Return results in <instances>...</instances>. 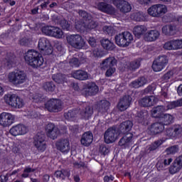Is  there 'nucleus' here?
Wrapping results in <instances>:
<instances>
[{
	"mask_svg": "<svg viewBox=\"0 0 182 182\" xmlns=\"http://www.w3.org/2000/svg\"><path fill=\"white\" fill-rule=\"evenodd\" d=\"M157 102L154 96L145 97L139 101V105L143 107H150Z\"/></svg>",
	"mask_w": 182,
	"mask_h": 182,
	"instance_id": "obj_26",
	"label": "nucleus"
},
{
	"mask_svg": "<svg viewBox=\"0 0 182 182\" xmlns=\"http://www.w3.org/2000/svg\"><path fill=\"white\" fill-rule=\"evenodd\" d=\"M99 151L101 154L106 156V154H108L109 153V149L106 147V145L102 144L100 146Z\"/></svg>",
	"mask_w": 182,
	"mask_h": 182,
	"instance_id": "obj_59",
	"label": "nucleus"
},
{
	"mask_svg": "<svg viewBox=\"0 0 182 182\" xmlns=\"http://www.w3.org/2000/svg\"><path fill=\"white\" fill-rule=\"evenodd\" d=\"M147 119H149V112L146 110H142L137 112L135 120L138 122V123H146L147 122Z\"/></svg>",
	"mask_w": 182,
	"mask_h": 182,
	"instance_id": "obj_34",
	"label": "nucleus"
},
{
	"mask_svg": "<svg viewBox=\"0 0 182 182\" xmlns=\"http://www.w3.org/2000/svg\"><path fill=\"white\" fill-rule=\"evenodd\" d=\"M181 168V166H178L176 162L173 161V165L169 168V173L171 174H176V173H178Z\"/></svg>",
	"mask_w": 182,
	"mask_h": 182,
	"instance_id": "obj_53",
	"label": "nucleus"
},
{
	"mask_svg": "<svg viewBox=\"0 0 182 182\" xmlns=\"http://www.w3.org/2000/svg\"><path fill=\"white\" fill-rule=\"evenodd\" d=\"M10 134L11 136H23V134H26L28 133V127L23 124H17L14 126L10 129Z\"/></svg>",
	"mask_w": 182,
	"mask_h": 182,
	"instance_id": "obj_16",
	"label": "nucleus"
},
{
	"mask_svg": "<svg viewBox=\"0 0 182 182\" xmlns=\"http://www.w3.org/2000/svg\"><path fill=\"white\" fill-rule=\"evenodd\" d=\"M43 89L46 90V92H53V90H55V84L52 82H46L43 85Z\"/></svg>",
	"mask_w": 182,
	"mask_h": 182,
	"instance_id": "obj_54",
	"label": "nucleus"
},
{
	"mask_svg": "<svg viewBox=\"0 0 182 182\" xmlns=\"http://www.w3.org/2000/svg\"><path fill=\"white\" fill-rule=\"evenodd\" d=\"M7 79L14 86H19L26 82V74L23 71H13L9 73Z\"/></svg>",
	"mask_w": 182,
	"mask_h": 182,
	"instance_id": "obj_2",
	"label": "nucleus"
},
{
	"mask_svg": "<svg viewBox=\"0 0 182 182\" xmlns=\"http://www.w3.org/2000/svg\"><path fill=\"white\" fill-rule=\"evenodd\" d=\"M119 137V129L116 127L108 128L105 133L104 140L107 144L114 143Z\"/></svg>",
	"mask_w": 182,
	"mask_h": 182,
	"instance_id": "obj_8",
	"label": "nucleus"
},
{
	"mask_svg": "<svg viewBox=\"0 0 182 182\" xmlns=\"http://www.w3.org/2000/svg\"><path fill=\"white\" fill-rule=\"evenodd\" d=\"M148 14L154 18H160L164 14H167V6L164 4H155L149 7L147 10Z\"/></svg>",
	"mask_w": 182,
	"mask_h": 182,
	"instance_id": "obj_6",
	"label": "nucleus"
},
{
	"mask_svg": "<svg viewBox=\"0 0 182 182\" xmlns=\"http://www.w3.org/2000/svg\"><path fill=\"white\" fill-rule=\"evenodd\" d=\"M166 134L171 139H177L182 136V127L181 125H175L173 128H168L166 131Z\"/></svg>",
	"mask_w": 182,
	"mask_h": 182,
	"instance_id": "obj_15",
	"label": "nucleus"
},
{
	"mask_svg": "<svg viewBox=\"0 0 182 182\" xmlns=\"http://www.w3.org/2000/svg\"><path fill=\"white\" fill-rule=\"evenodd\" d=\"M164 48L167 50H177V44L176 40H172L166 42L164 45Z\"/></svg>",
	"mask_w": 182,
	"mask_h": 182,
	"instance_id": "obj_43",
	"label": "nucleus"
},
{
	"mask_svg": "<svg viewBox=\"0 0 182 182\" xmlns=\"http://www.w3.org/2000/svg\"><path fill=\"white\" fill-rule=\"evenodd\" d=\"M53 79L56 83H63V82H66V76L63 74L54 75H53Z\"/></svg>",
	"mask_w": 182,
	"mask_h": 182,
	"instance_id": "obj_49",
	"label": "nucleus"
},
{
	"mask_svg": "<svg viewBox=\"0 0 182 182\" xmlns=\"http://www.w3.org/2000/svg\"><path fill=\"white\" fill-rule=\"evenodd\" d=\"M55 147L58 151L68 154V152L70 151V144L68 139H60L55 142Z\"/></svg>",
	"mask_w": 182,
	"mask_h": 182,
	"instance_id": "obj_13",
	"label": "nucleus"
},
{
	"mask_svg": "<svg viewBox=\"0 0 182 182\" xmlns=\"http://www.w3.org/2000/svg\"><path fill=\"white\" fill-rule=\"evenodd\" d=\"M45 106L48 112H60L62 109V101L52 99L48 101Z\"/></svg>",
	"mask_w": 182,
	"mask_h": 182,
	"instance_id": "obj_14",
	"label": "nucleus"
},
{
	"mask_svg": "<svg viewBox=\"0 0 182 182\" xmlns=\"http://www.w3.org/2000/svg\"><path fill=\"white\" fill-rule=\"evenodd\" d=\"M113 4L123 14H127L132 11V5L124 0H115Z\"/></svg>",
	"mask_w": 182,
	"mask_h": 182,
	"instance_id": "obj_17",
	"label": "nucleus"
},
{
	"mask_svg": "<svg viewBox=\"0 0 182 182\" xmlns=\"http://www.w3.org/2000/svg\"><path fill=\"white\" fill-rule=\"evenodd\" d=\"M181 106H182V98H181L176 101L169 102L166 107L167 108H166V109L167 111V110H170L171 109H176V107H181Z\"/></svg>",
	"mask_w": 182,
	"mask_h": 182,
	"instance_id": "obj_44",
	"label": "nucleus"
},
{
	"mask_svg": "<svg viewBox=\"0 0 182 182\" xmlns=\"http://www.w3.org/2000/svg\"><path fill=\"white\" fill-rule=\"evenodd\" d=\"M67 42L70 46L75 49H82L86 45V42L79 34L70 35L66 37Z\"/></svg>",
	"mask_w": 182,
	"mask_h": 182,
	"instance_id": "obj_5",
	"label": "nucleus"
},
{
	"mask_svg": "<svg viewBox=\"0 0 182 182\" xmlns=\"http://www.w3.org/2000/svg\"><path fill=\"white\" fill-rule=\"evenodd\" d=\"M149 130L151 134H159L164 130V125L161 122H156L151 125Z\"/></svg>",
	"mask_w": 182,
	"mask_h": 182,
	"instance_id": "obj_31",
	"label": "nucleus"
},
{
	"mask_svg": "<svg viewBox=\"0 0 182 182\" xmlns=\"http://www.w3.org/2000/svg\"><path fill=\"white\" fill-rule=\"evenodd\" d=\"M24 59L31 68H34L35 69H38V68H41L42 65H43V57L42 55L39 53V52L30 50L26 53L24 56Z\"/></svg>",
	"mask_w": 182,
	"mask_h": 182,
	"instance_id": "obj_1",
	"label": "nucleus"
},
{
	"mask_svg": "<svg viewBox=\"0 0 182 182\" xmlns=\"http://www.w3.org/2000/svg\"><path fill=\"white\" fill-rule=\"evenodd\" d=\"M174 120L173 115L170 114H164L160 118L161 123L164 126H168V124H171Z\"/></svg>",
	"mask_w": 182,
	"mask_h": 182,
	"instance_id": "obj_37",
	"label": "nucleus"
},
{
	"mask_svg": "<svg viewBox=\"0 0 182 182\" xmlns=\"http://www.w3.org/2000/svg\"><path fill=\"white\" fill-rule=\"evenodd\" d=\"M181 106H182V98H181L176 101L169 102L166 107L167 108H166V109L167 111V110H170L171 109H176V107H181Z\"/></svg>",
	"mask_w": 182,
	"mask_h": 182,
	"instance_id": "obj_45",
	"label": "nucleus"
},
{
	"mask_svg": "<svg viewBox=\"0 0 182 182\" xmlns=\"http://www.w3.org/2000/svg\"><path fill=\"white\" fill-rule=\"evenodd\" d=\"M75 28L79 31H85V29H86V26H85V21H84V23H77L75 24Z\"/></svg>",
	"mask_w": 182,
	"mask_h": 182,
	"instance_id": "obj_64",
	"label": "nucleus"
},
{
	"mask_svg": "<svg viewBox=\"0 0 182 182\" xmlns=\"http://www.w3.org/2000/svg\"><path fill=\"white\" fill-rule=\"evenodd\" d=\"M109 106L110 102L109 101L102 100L98 103L97 109L99 113H106L109 110Z\"/></svg>",
	"mask_w": 182,
	"mask_h": 182,
	"instance_id": "obj_36",
	"label": "nucleus"
},
{
	"mask_svg": "<svg viewBox=\"0 0 182 182\" xmlns=\"http://www.w3.org/2000/svg\"><path fill=\"white\" fill-rule=\"evenodd\" d=\"M91 55L95 59H97L99 58H103V52H102V50H100L99 48H95L92 50Z\"/></svg>",
	"mask_w": 182,
	"mask_h": 182,
	"instance_id": "obj_55",
	"label": "nucleus"
},
{
	"mask_svg": "<svg viewBox=\"0 0 182 182\" xmlns=\"http://www.w3.org/2000/svg\"><path fill=\"white\" fill-rule=\"evenodd\" d=\"M33 171H35V169L27 166L24 168L21 177H23V178H27V177H29V173H33Z\"/></svg>",
	"mask_w": 182,
	"mask_h": 182,
	"instance_id": "obj_56",
	"label": "nucleus"
},
{
	"mask_svg": "<svg viewBox=\"0 0 182 182\" xmlns=\"http://www.w3.org/2000/svg\"><path fill=\"white\" fill-rule=\"evenodd\" d=\"M46 137L45 134L41 133H38L34 136L33 145L34 147L39 151L40 153H43L45 150H46Z\"/></svg>",
	"mask_w": 182,
	"mask_h": 182,
	"instance_id": "obj_7",
	"label": "nucleus"
},
{
	"mask_svg": "<svg viewBox=\"0 0 182 182\" xmlns=\"http://www.w3.org/2000/svg\"><path fill=\"white\" fill-rule=\"evenodd\" d=\"M41 31L44 35L55 38V39H62L65 37L63 31L59 27L47 26L43 27Z\"/></svg>",
	"mask_w": 182,
	"mask_h": 182,
	"instance_id": "obj_4",
	"label": "nucleus"
},
{
	"mask_svg": "<svg viewBox=\"0 0 182 182\" xmlns=\"http://www.w3.org/2000/svg\"><path fill=\"white\" fill-rule=\"evenodd\" d=\"M97 9L101 12H104L105 14H108L109 15H113L116 12L114 8L105 2H100L97 5Z\"/></svg>",
	"mask_w": 182,
	"mask_h": 182,
	"instance_id": "obj_20",
	"label": "nucleus"
},
{
	"mask_svg": "<svg viewBox=\"0 0 182 182\" xmlns=\"http://www.w3.org/2000/svg\"><path fill=\"white\" fill-rule=\"evenodd\" d=\"M41 2H43L41 4V9H46V8H48V4H50V1L49 0H38L37 4H41Z\"/></svg>",
	"mask_w": 182,
	"mask_h": 182,
	"instance_id": "obj_61",
	"label": "nucleus"
},
{
	"mask_svg": "<svg viewBox=\"0 0 182 182\" xmlns=\"http://www.w3.org/2000/svg\"><path fill=\"white\" fill-rule=\"evenodd\" d=\"M147 83H149L147 78L141 77L131 82L130 86L131 87H134V89H139V87H141V86H144V85H147Z\"/></svg>",
	"mask_w": 182,
	"mask_h": 182,
	"instance_id": "obj_35",
	"label": "nucleus"
},
{
	"mask_svg": "<svg viewBox=\"0 0 182 182\" xmlns=\"http://www.w3.org/2000/svg\"><path fill=\"white\" fill-rule=\"evenodd\" d=\"M132 17L136 22H144V21H147V15L141 11L134 13Z\"/></svg>",
	"mask_w": 182,
	"mask_h": 182,
	"instance_id": "obj_39",
	"label": "nucleus"
},
{
	"mask_svg": "<svg viewBox=\"0 0 182 182\" xmlns=\"http://www.w3.org/2000/svg\"><path fill=\"white\" fill-rule=\"evenodd\" d=\"M58 23L63 29L65 31H70V23H69V21H66L65 18L60 20Z\"/></svg>",
	"mask_w": 182,
	"mask_h": 182,
	"instance_id": "obj_50",
	"label": "nucleus"
},
{
	"mask_svg": "<svg viewBox=\"0 0 182 182\" xmlns=\"http://www.w3.org/2000/svg\"><path fill=\"white\" fill-rule=\"evenodd\" d=\"M15 122V115L9 112H2L0 114V126L2 127H9Z\"/></svg>",
	"mask_w": 182,
	"mask_h": 182,
	"instance_id": "obj_11",
	"label": "nucleus"
},
{
	"mask_svg": "<svg viewBox=\"0 0 182 182\" xmlns=\"http://www.w3.org/2000/svg\"><path fill=\"white\" fill-rule=\"evenodd\" d=\"M107 69V70L105 75L107 76V77H110V76H112V75L116 72V68L114 67H108Z\"/></svg>",
	"mask_w": 182,
	"mask_h": 182,
	"instance_id": "obj_63",
	"label": "nucleus"
},
{
	"mask_svg": "<svg viewBox=\"0 0 182 182\" xmlns=\"http://www.w3.org/2000/svg\"><path fill=\"white\" fill-rule=\"evenodd\" d=\"M132 142L133 134L127 133L119 139L118 146L122 147V149H127V147H130V146H132Z\"/></svg>",
	"mask_w": 182,
	"mask_h": 182,
	"instance_id": "obj_18",
	"label": "nucleus"
},
{
	"mask_svg": "<svg viewBox=\"0 0 182 182\" xmlns=\"http://www.w3.org/2000/svg\"><path fill=\"white\" fill-rule=\"evenodd\" d=\"M14 59H15V55L12 53H8L5 56V60H4V65L6 66H10L14 63Z\"/></svg>",
	"mask_w": 182,
	"mask_h": 182,
	"instance_id": "obj_46",
	"label": "nucleus"
},
{
	"mask_svg": "<svg viewBox=\"0 0 182 182\" xmlns=\"http://www.w3.org/2000/svg\"><path fill=\"white\" fill-rule=\"evenodd\" d=\"M117 65V60L113 56L108 57L102 60L101 63L102 69L106 70V69H109V68H113Z\"/></svg>",
	"mask_w": 182,
	"mask_h": 182,
	"instance_id": "obj_24",
	"label": "nucleus"
},
{
	"mask_svg": "<svg viewBox=\"0 0 182 182\" xmlns=\"http://www.w3.org/2000/svg\"><path fill=\"white\" fill-rule=\"evenodd\" d=\"M92 114L93 108H92L90 106H87L80 112V116H81V119H84L85 120H89V119L92 117Z\"/></svg>",
	"mask_w": 182,
	"mask_h": 182,
	"instance_id": "obj_33",
	"label": "nucleus"
},
{
	"mask_svg": "<svg viewBox=\"0 0 182 182\" xmlns=\"http://www.w3.org/2000/svg\"><path fill=\"white\" fill-rule=\"evenodd\" d=\"M38 49L41 50L44 55H51L52 46H50V41L48 38L43 37L38 40Z\"/></svg>",
	"mask_w": 182,
	"mask_h": 182,
	"instance_id": "obj_12",
	"label": "nucleus"
},
{
	"mask_svg": "<svg viewBox=\"0 0 182 182\" xmlns=\"http://www.w3.org/2000/svg\"><path fill=\"white\" fill-rule=\"evenodd\" d=\"M99 23L97 21H95L92 16H88V19L85 21V26L86 29H95L97 28Z\"/></svg>",
	"mask_w": 182,
	"mask_h": 182,
	"instance_id": "obj_38",
	"label": "nucleus"
},
{
	"mask_svg": "<svg viewBox=\"0 0 182 182\" xmlns=\"http://www.w3.org/2000/svg\"><path fill=\"white\" fill-rule=\"evenodd\" d=\"M162 32L164 35H168L169 36H173L176 34V26H165L162 28Z\"/></svg>",
	"mask_w": 182,
	"mask_h": 182,
	"instance_id": "obj_40",
	"label": "nucleus"
},
{
	"mask_svg": "<svg viewBox=\"0 0 182 182\" xmlns=\"http://www.w3.org/2000/svg\"><path fill=\"white\" fill-rule=\"evenodd\" d=\"M147 31V28L144 26H136L134 28V33L136 38H140L141 35L144 33H146V31Z\"/></svg>",
	"mask_w": 182,
	"mask_h": 182,
	"instance_id": "obj_41",
	"label": "nucleus"
},
{
	"mask_svg": "<svg viewBox=\"0 0 182 182\" xmlns=\"http://www.w3.org/2000/svg\"><path fill=\"white\" fill-rule=\"evenodd\" d=\"M46 132L48 137L55 140V139L58 138V135L59 134V129L56 126L53 124V123H48L46 126Z\"/></svg>",
	"mask_w": 182,
	"mask_h": 182,
	"instance_id": "obj_19",
	"label": "nucleus"
},
{
	"mask_svg": "<svg viewBox=\"0 0 182 182\" xmlns=\"http://www.w3.org/2000/svg\"><path fill=\"white\" fill-rule=\"evenodd\" d=\"M139 68H140V61L139 60H135L128 64V69L129 70H136Z\"/></svg>",
	"mask_w": 182,
	"mask_h": 182,
	"instance_id": "obj_52",
	"label": "nucleus"
},
{
	"mask_svg": "<svg viewBox=\"0 0 182 182\" xmlns=\"http://www.w3.org/2000/svg\"><path fill=\"white\" fill-rule=\"evenodd\" d=\"M168 63V58L166 55H160L156 58L152 64V69L154 72H161L167 64Z\"/></svg>",
	"mask_w": 182,
	"mask_h": 182,
	"instance_id": "obj_9",
	"label": "nucleus"
},
{
	"mask_svg": "<svg viewBox=\"0 0 182 182\" xmlns=\"http://www.w3.org/2000/svg\"><path fill=\"white\" fill-rule=\"evenodd\" d=\"M167 112L166 107L163 105L156 106L151 110V116L155 119H161V117L164 114V112Z\"/></svg>",
	"mask_w": 182,
	"mask_h": 182,
	"instance_id": "obj_23",
	"label": "nucleus"
},
{
	"mask_svg": "<svg viewBox=\"0 0 182 182\" xmlns=\"http://www.w3.org/2000/svg\"><path fill=\"white\" fill-rule=\"evenodd\" d=\"M79 15H80V16L83 18L85 22H86L87 19H89V16H90V14H87V12L82 11V10H80L79 11Z\"/></svg>",
	"mask_w": 182,
	"mask_h": 182,
	"instance_id": "obj_62",
	"label": "nucleus"
},
{
	"mask_svg": "<svg viewBox=\"0 0 182 182\" xmlns=\"http://www.w3.org/2000/svg\"><path fill=\"white\" fill-rule=\"evenodd\" d=\"M4 100L7 105H9L12 107H17L18 109L23 107V100L19 97L15 96V95H5Z\"/></svg>",
	"mask_w": 182,
	"mask_h": 182,
	"instance_id": "obj_10",
	"label": "nucleus"
},
{
	"mask_svg": "<svg viewBox=\"0 0 182 182\" xmlns=\"http://www.w3.org/2000/svg\"><path fill=\"white\" fill-rule=\"evenodd\" d=\"M101 43L104 49H107V50H113V49L115 48L114 43H113L109 39L102 40Z\"/></svg>",
	"mask_w": 182,
	"mask_h": 182,
	"instance_id": "obj_42",
	"label": "nucleus"
},
{
	"mask_svg": "<svg viewBox=\"0 0 182 182\" xmlns=\"http://www.w3.org/2000/svg\"><path fill=\"white\" fill-rule=\"evenodd\" d=\"M176 153H178V146L176 145L167 148L165 150L164 154L166 156H170L171 154H176Z\"/></svg>",
	"mask_w": 182,
	"mask_h": 182,
	"instance_id": "obj_48",
	"label": "nucleus"
},
{
	"mask_svg": "<svg viewBox=\"0 0 182 182\" xmlns=\"http://www.w3.org/2000/svg\"><path fill=\"white\" fill-rule=\"evenodd\" d=\"M30 99H32L35 103H41V102H43V98L42 97V95L35 93H30Z\"/></svg>",
	"mask_w": 182,
	"mask_h": 182,
	"instance_id": "obj_51",
	"label": "nucleus"
},
{
	"mask_svg": "<svg viewBox=\"0 0 182 182\" xmlns=\"http://www.w3.org/2000/svg\"><path fill=\"white\" fill-rule=\"evenodd\" d=\"M173 161V159L167 156L165 154L162 156L161 160L158 161L156 164V167L158 170H164L167 166H170L171 162Z\"/></svg>",
	"mask_w": 182,
	"mask_h": 182,
	"instance_id": "obj_22",
	"label": "nucleus"
},
{
	"mask_svg": "<svg viewBox=\"0 0 182 182\" xmlns=\"http://www.w3.org/2000/svg\"><path fill=\"white\" fill-rule=\"evenodd\" d=\"M130 102H132V97L129 95H125L122 98L120 99L117 107L120 112H124V110H127L130 107Z\"/></svg>",
	"mask_w": 182,
	"mask_h": 182,
	"instance_id": "obj_21",
	"label": "nucleus"
},
{
	"mask_svg": "<svg viewBox=\"0 0 182 182\" xmlns=\"http://www.w3.org/2000/svg\"><path fill=\"white\" fill-rule=\"evenodd\" d=\"M69 63L70 66H75V68H79L80 63L79 60L76 58H73L70 60Z\"/></svg>",
	"mask_w": 182,
	"mask_h": 182,
	"instance_id": "obj_58",
	"label": "nucleus"
},
{
	"mask_svg": "<svg viewBox=\"0 0 182 182\" xmlns=\"http://www.w3.org/2000/svg\"><path fill=\"white\" fill-rule=\"evenodd\" d=\"M115 43L121 48H127L133 42V34L129 31H124L115 36Z\"/></svg>",
	"mask_w": 182,
	"mask_h": 182,
	"instance_id": "obj_3",
	"label": "nucleus"
},
{
	"mask_svg": "<svg viewBox=\"0 0 182 182\" xmlns=\"http://www.w3.org/2000/svg\"><path fill=\"white\" fill-rule=\"evenodd\" d=\"M80 141L82 146H90V144H92V142L93 141V134H92V132H90L84 133Z\"/></svg>",
	"mask_w": 182,
	"mask_h": 182,
	"instance_id": "obj_32",
	"label": "nucleus"
},
{
	"mask_svg": "<svg viewBox=\"0 0 182 182\" xmlns=\"http://www.w3.org/2000/svg\"><path fill=\"white\" fill-rule=\"evenodd\" d=\"M163 144V140L159 139L157 141H155L154 143H152L150 145H148L144 150V153L143 156H146V154H149L151 151H154V150H157L160 146Z\"/></svg>",
	"mask_w": 182,
	"mask_h": 182,
	"instance_id": "obj_30",
	"label": "nucleus"
},
{
	"mask_svg": "<svg viewBox=\"0 0 182 182\" xmlns=\"http://www.w3.org/2000/svg\"><path fill=\"white\" fill-rule=\"evenodd\" d=\"M76 116H77V109L69 110L64 114V117L67 120H73Z\"/></svg>",
	"mask_w": 182,
	"mask_h": 182,
	"instance_id": "obj_47",
	"label": "nucleus"
},
{
	"mask_svg": "<svg viewBox=\"0 0 182 182\" xmlns=\"http://www.w3.org/2000/svg\"><path fill=\"white\" fill-rule=\"evenodd\" d=\"M19 43L21 46H29L31 45V39L27 38H21Z\"/></svg>",
	"mask_w": 182,
	"mask_h": 182,
	"instance_id": "obj_60",
	"label": "nucleus"
},
{
	"mask_svg": "<svg viewBox=\"0 0 182 182\" xmlns=\"http://www.w3.org/2000/svg\"><path fill=\"white\" fill-rule=\"evenodd\" d=\"M103 31L105 33H107V35H113L114 33V28L112 26H105L103 27Z\"/></svg>",
	"mask_w": 182,
	"mask_h": 182,
	"instance_id": "obj_57",
	"label": "nucleus"
},
{
	"mask_svg": "<svg viewBox=\"0 0 182 182\" xmlns=\"http://www.w3.org/2000/svg\"><path fill=\"white\" fill-rule=\"evenodd\" d=\"M132 127L133 122H132L130 120H127L120 124L118 131L122 134H126V133H129V132L132 130Z\"/></svg>",
	"mask_w": 182,
	"mask_h": 182,
	"instance_id": "obj_25",
	"label": "nucleus"
},
{
	"mask_svg": "<svg viewBox=\"0 0 182 182\" xmlns=\"http://www.w3.org/2000/svg\"><path fill=\"white\" fill-rule=\"evenodd\" d=\"M159 36L160 33L157 30H151L144 35V41H146V42H154V41L159 39Z\"/></svg>",
	"mask_w": 182,
	"mask_h": 182,
	"instance_id": "obj_27",
	"label": "nucleus"
},
{
	"mask_svg": "<svg viewBox=\"0 0 182 182\" xmlns=\"http://www.w3.org/2000/svg\"><path fill=\"white\" fill-rule=\"evenodd\" d=\"M72 77L74 79H77V80H87L89 79V74L85 70H78L73 72Z\"/></svg>",
	"mask_w": 182,
	"mask_h": 182,
	"instance_id": "obj_29",
	"label": "nucleus"
},
{
	"mask_svg": "<svg viewBox=\"0 0 182 182\" xmlns=\"http://www.w3.org/2000/svg\"><path fill=\"white\" fill-rule=\"evenodd\" d=\"M85 92L88 96H95L99 92V87L95 82H89L85 85Z\"/></svg>",
	"mask_w": 182,
	"mask_h": 182,
	"instance_id": "obj_28",
	"label": "nucleus"
}]
</instances>
